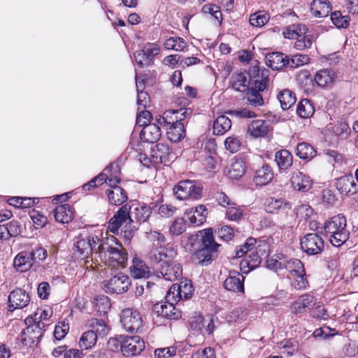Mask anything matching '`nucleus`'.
I'll list each match as a JSON object with an SVG mask.
<instances>
[{"label": "nucleus", "instance_id": "f257e3e1", "mask_svg": "<svg viewBox=\"0 0 358 358\" xmlns=\"http://www.w3.org/2000/svg\"><path fill=\"white\" fill-rule=\"evenodd\" d=\"M131 207L127 204L123 205L110 220L108 229L116 234L122 224L125 227L136 222L139 224L147 221L152 213V208L147 204H138L134 209L130 215Z\"/></svg>", "mask_w": 358, "mask_h": 358}, {"label": "nucleus", "instance_id": "f03ea898", "mask_svg": "<svg viewBox=\"0 0 358 358\" xmlns=\"http://www.w3.org/2000/svg\"><path fill=\"white\" fill-rule=\"evenodd\" d=\"M200 233L201 248L193 254L192 259L196 264L206 266L217 257L221 245L215 241L213 229H206Z\"/></svg>", "mask_w": 358, "mask_h": 358}, {"label": "nucleus", "instance_id": "7ed1b4c3", "mask_svg": "<svg viewBox=\"0 0 358 358\" xmlns=\"http://www.w3.org/2000/svg\"><path fill=\"white\" fill-rule=\"evenodd\" d=\"M99 247H101L99 255L101 259L108 258L111 264L116 263L117 265L124 267L127 261V252L114 236H111L103 239L102 243Z\"/></svg>", "mask_w": 358, "mask_h": 358}, {"label": "nucleus", "instance_id": "20e7f679", "mask_svg": "<svg viewBox=\"0 0 358 358\" xmlns=\"http://www.w3.org/2000/svg\"><path fill=\"white\" fill-rule=\"evenodd\" d=\"M346 226V219L342 215L334 216L325 222L324 226L325 234L334 246L339 247L348 239L349 231Z\"/></svg>", "mask_w": 358, "mask_h": 358}, {"label": "nucleus", "instance_id": "39448f33", "mask_svg": "<svg viewBox=\"0 0 358 358\" xmlns=\"http://www.w3.org/2000/svg\"><path fill=\"white\" fill-rule=\"evenodd\" d=\"M25 323L27 327L21 334V342L27 346H37L48 324L42 321H34L33 316L27 317Z\"/></svg>", "mask_w": 358, "mask_h": 358}, {"label": "nucleus", "instance_id": "423d86ee", "mask_svg": "<svg viewBox=\"0 0 358 358\" xmlns=\"http://www.w3.org/2000/svg\"><path fill=\"white\" fill-rule=\"evenodd\" d=\"M103 238L96 236H88L86 238H79L74 243V254L82 259L92 256L93 254L99 255L101 245Z\"/></svg>", "mask_w": 358, "mask_h": 358}, {"label": "nucleus", "instance_id": "0eeeda50", "mask_svg": "<svg viewBox=\"0 0 358 358\" xmlns=\"http://www.w3.org/2000/svg\"><path fill=\"white\" fill-rule=\"evenodd\" d=\"M268 84V71L262 70L261 75L258 74L254 80V86L247 91V100L251 106L257 108L264 105V99L260 92L267 88Z\"/></svg>", "mask_w": 358, "mask_h": 358}, {"label": "nucleus", "instance_id": "6e6552de", "mask_svg": "<svg viewBox=\"0 0 358 358\" xmlns=\"http://www.w3.org/2000/svg\"><path fill=\"white\" fill-rule=\"evenodd\" d=\"M131 285V280L128 275L123 273H117L110 279L103 280L102 286L106 293L122 294L126 292Z\"/></svg>", "mask_w": 358, "mask_h": 358}, {"label": "nucleus", "instance_id": "1a4fd4ad", "mask_svg": "<svg viewBox=\"0 0 358 358\" xmlns=\"http://www.w3.org/2000/svg\"><path fill=\"white\" fill-rule=\"evenodd\" d=\"M177 250L170 244L154 247L146 255L150 263H168L177 256Z\"/></svg>", "mask_w": 358, "mask_h": 358}, {"label": "nucleus", "instance_id": "9d476101", "mask_svg": "<svg viewBox=\"0 0 358 358\" xmlns=\"http://www.w3.org/2000/svg\"><path fill=\"white\" fill-rule=\"evenodd\" d=\"M285 269L295 278L294 286L296 289L306 288L308 281L304 278L305 269L302 262L298 259H289L287 257Z\"/></svg>", "mask_w": 358, "mask_h": 358}, {"label": "nucleus", "instance_id": "9b49d317", "mask_svg": "<svg viewBox=\"0 0 358 358\" xmlns=\"http://www.w3.org/2000/svg\"><path fill=\"white\" fill-rule=\"evenodd\" d=\"M121 323L127 331L136 333L142 327L143 320L136 310L125 308L121 313Z\"/></svg>", "mask_w": 358, "mask_h": 358}, {"label": "nucleus", "instance_id": "f8f14e48", "mask_svg": "<svg viewBox=\"0 0 358 358\" xmlns=\"http://www.w3.org/2000/svg\"><path fill=\"white\" fill-rule=\"evenodd\" d=\"M301 248L308 255L320 254L324 249V241L316 233H310L301 238Z\"/></svg>", "mask_w": 358, "mask_h": 358}, {"label": "nucleus", "instance_id": "ddd939ff", "mask_svg": "<svg viewBox=\"0 0 358 358\" xmlns=\"http://www.w3.org/2000/svg\"><path fill=\"white\" fill-rule=\"evenodd\" d=\"M145 349V343L142 338L138 336H124L122 343V354L127 357L140 355Z\"/></svg>", "mask_w": 358, "mask_h": 358}, {"label": "nucleus", "instance_id": "4468645a", "mask_svg": "<svg viewBox=\"0 0 358 358\" xmlns=\"http://www.w3.org/2000/svg\"><path fill=\"white\" fill-rule=\"evenodd\" d=\"M193 292V286L189 281H182L180 284H174L169 289L166 299L171 301H180L181 299H187L191 297Z\"/></svg>", "mask_w": 358, "mask_h": 358}, {"label": "nucleus", "instance_id": "2eb2a0df", "mask_svg": "<svg viewBox=\"0 0 358 358\" xmlns=\"http://www.w3.org/2000/svg\"><path fill=\"white\" fill-rule=\"evenodd\" d=\"M30 302L29 294L21 288L13 290L8 296V310L13 312L15 309H22Z\"/></svg>", "mask_w": 358, "mask_h": 358}, {"label": "nucleus", "instance_id": "dca6fc26", "mask_svg": "<svg viewBox=\"0 0 358 358\" xmlns=\"http://www.w3.org/2000/svg\"><path fill=\"white\" fill-rule=\"evenodd\" d=\"M255 244L256 239L253 238H248L244 243L245 248H247L245 251L249 252V254L246 255L245 259L241 262L242 267L248 266L249 269L252 270L261 262V257L257 254Z\"/></svg>", "mask_w": 358, "mask_h": 358}, {"label": "nucleus", "instance_id": "f3484780", "mask_svg": "<svg viewBox=\"0 0 358 358\" xmlns=\"http://www.w3.org/2000/svg\"><path fill=\"white\" fill-rule=\"evenodd\" d=\"M244 276L236 271H230L228 277L224 281V287L235 293L244 292Z\"/></svg>", "mask_w": 358, "mask_h": 358}, {"label": "nucleus", "instance_id": "a211bd4d", "mask_svg": "<svg viewBox=\"0 0 358 358\" xmlns=\"http://www.w3.org/2000/svg\"><path fill=\"white\" fill-rule=\"evenodd\" d=\"M159 273L165 280L174 281L182 275V268L178 262L173 259L170 262L163 263Z\"/></svg>", "mask_w": 358, "mask_h": 358}, {"label": "nucleus", "instance_id": "6ab92c4d", "mask_svg": "<svg viewBox=\"0 0 358 358\" xmlns=\"http://www.w3.org/2000/svg\"><path fill=\"white\" fill-rule=\"evenodd\" d=\"M171 153L167 144L160 143L151 148L150 155L156 164L166 163L170 160Z\"/></svg>", "mask_w": 358, "mask_h": 358}, {"label": "nucleus", "instance_id": "aec40b11", "mask_svg": "<svg viewBox=\"0 0 358 358\" xmlns=\"http://www.w3.org/2000/svg\"><path fill=\"white\" fill-rule=\"evenodd\" d=\"M336 187L341 194L347 196L353 195L358 191V185L350 176H344L337 179Z\"/></svg>", "mask_w": 358, "mask_h": 358}, {"label": "nucleus", "instance_id": "412c9836", "mask_svg": "<svg viewBox=\"0 0 358 358\" xmlns=\"http://www.w3.org/2000/svg\"><path fill=\"white\" fill-rule=\"evenodd\" d=\"M213 322L212 319L206 320L201 315H195L189 320V326L194 331H202L203 329L208 334H211L213 330Z\"/></svg>", "mask_w": 358, "mask_h": 358}, {"label": "nucleus", "instance_id": "4be33fe9", "mask_svg": "<svg viewBox=\"0 0 358 358\" xmlns=\"http://www.w3.org/2000/svg\"><path fill=\"white\" fill-rule=\"evenodd\" d=\"M291 182L294 189L299 192H307L312 187V180L309 176L300 171L292 174Z\"/></svg>", "mask_w": 358, "mask_h": 358}, {"label": "nucleus", "instance_id": "5701e85b", "mask_svg": "<svg viewBox=\"0 0 358 358\" xmlns=\"http://www.w3.org/2000/svg\"><path fill=\"white\" fill-rule=\"evenodd\" d=\"M161 136L160 127L155 123L148 124V125L145 126L140 134L141 138L150 143L157 142Z\"/></svg>", "mask_w": 358, "mask_h": 358}, {"label": "nucleus", "instance_id": "b1692460", "mask_svg": "<svg viewBox=\"0 0 358 358\" xmlns=\"http://www.w3.org/2000/svg\"><path fill=\"white\" fill-rule=\"evenodd\" d=\"M186 216L189 222L196 226L202 224L207 217L208 210L203 205L187 210Z\"/></svg>", "mask_w": 358, "mask_h": 358}, {"label": "nucleus", "instance_id": "393cba45", "mask_svg": "<svg viewBox=\"0 0 358 358\" xmlns=\"http://www.w3.org/2000/svg\"><path fill=\"white\" fill-rule=\"evenodd\" d=\"M34 261L31 255L28 251H22L19 252L13 261L15 268L19 272H25L29 271L33 266Z\"/></svg>", "mask_w": 358, "mask_h": 358}, {"label": "nucleus", "instance_id": "a878e982", "mask_svg": "<svg viewBox=\"0 0 358 358\" xmlns=\"http://www.w3.org/2000/svg\"><path fill=\"white\" fill-rule=\"evenodd\" d=\"M269 130V123L263 120H253L248 127V134L252 138L265 136Z\"/></svg>", "mask_w": 358, "mask_h": 358}, {"label": "nucleus", "instance_id": "bb28decb", "mask_svg": "<svg viewBox=\"0 0 358 358\" xmlns=\"http://www.w3.org/2000/svg\"><path fill=\"white\" fill-rule=\"evenodd\" d=\"M52 213L55 220L62 224L70 222L74 216L73 208L69 204L58 206Z\"/></svg>", "mask_w": 358, "mask_h": 358}, {"label": "nucleus", "instance_id": "cd10ccee", "mask_svg": "<svg viewBox=\"0 0 358 358\" xmlns=\"http://www.w3.org/2000/svg\"><path fill=\"white\" fill-rule=\"evenodd\" d=\"M266 64L273 70H280L287 66V56L282 52H271L266 57Z\"/></svg>", "mask_w": 358, "mask_h": 358}, {"label": "nucleus", "instance_id": "c85d7f7f", "mask_svg": "<svg viewBox=\"0 0 358 358\" xmlns=\"http://www.w3.org/2000/svg\"><path fill=\"white\" fill-rule=\"evenodd\" d=\"M273 178V172L268 164H264L258 169L254 176V182L256 185L263 186L268 184Z\"/></svg>", "mask_w": 358, "mask_h": 358}, {"label": "nucleus", "instance_id": "c756f323", "mask_svg": "<svg viewBox=\"0 0 358 358\" xmlns=\"http://www.w3.org/2000/svg\"><path fill=\"white\" fill-rule=\"evenodd\" d=\"M337 76L334 71L330 69H324L318 71L315 76V80L320 87H324L331 85Z\"/></svg>", "mask_w": 358, "mask_h": 358}, {"label": "nucleus", "instance_id": "7c9ffc66", "mask_svg": "<svg viewBox=\"0 0 358 358\" xmlns=\"http://www.w3.org/2000/svg\"><path fill=\"white\" fill-rule=\"evenodd\" d=\"M331 10L330 3L327 0H313L310 11L316 17H324L328 16Z\"/></svg>", "mask_w": 358, "mask_h": 358}, {"label": "nucleus", "instance_id": "2f4dec72", "mask_svg": "<svg viewBox=\"0 0 358 358\" xmlns=\"http://www.w3.org/2000/svg\"><path fill=\"white\" fill-rule=\"evenodd\" d=\"M245 173V164L242 159L234 158L227 171V176L232 180L241 178Z\"/></svg>", "mask_w": 358, "mask_h": 358}, {"label": "nucleus", "instance_id": "473e14b6", "mask_svg": "<svg viewBox=\"0 0 358 358\" xmlns=\"http://www.w3.org/2000/svg\"><path fill=\"white\" fill-rule=\"evenodd\" d=\"M185 127L182 123H178L166 127L167 138L173 143H178L185 137Z\"/></svg>", "mask_w": 358, "mask_h": 358}, {"label": "nucleus", "instance_id": "72a5a7b5", "mask_svg": "<svg viewBox=\"0 0 358 358\" xmlns=\"http://www.w3.org/2000/svg\"><path fill=\"white\" fill-rule=\"evenodd\" d=\"M313 303V296L304 294L300 296L291 306L292 313L294 314L303 313L306 308Z\"/></svg>", "mask_w": 358, "mask_h": 358}, {"label": "nucleus", "instance_id": "f704fd0d", "mask_svg": "<svg viewBox=\"0 0 358 358\" xmlns=\"http://www.w3.org/2000/svg\"><path fill=\"white\" fill-rule=\"evenodd\" d=\"M231 127V121L226 115L218 116L213 122V130L215 135H222Z\"/></svg>", "mask_w": 358, "mask_h": 358}, {"label": "nucleus", "instance_id": "c9c22d12", "mask_svg": "<svg viewBox=\"0 0 358 358\" xmlns=\"http://www.w3.org/2000/svg\"><path fill=\"white\" fill-rule=\"evenodd\" d=\"M110 203L120 206L124 203L128 197L127 192L122 187H115L114 189L107 190Z\"/></svg>", "mask_w": 358, "mask_h": 358}, {"label": "nucleus", "instance_id": "e433bc0d", "mask_svg": "<svg viewBox=\"0 0 358 358\" xmlns=\"http://www.w3.org/2000/svg\"><path fill=\"white\" fill-rule=\"evenodd\" d=\"M275 160L280 169H287L293 162L292 154L287 150H281L275 153Z\"/></svg>", "mask_w": 358, "mask_h": 358}, {"label": "nucleus", "instance_id": "4c0bfd02", "mask_svg": "<svg viewBox=\"0 0 358 358\" xmlns=\"http://www.w3.org/2000/svg\"><path fill=\"white\" fill-rule=\"evenodd\" d=\"M251 86H254V80H248L245 73H238L236 75V79L233 83V87L238 92H246L250 90Z\"/></svg>", "mask_w": 358, "mask_h": 358}, {"label": "nucleus", "instance_id": "58836bf2", "mask_svg": "<svg viewBox=\"0 0 358 358\" xmlns=\"http://www.w3.org/2000/svg\"><path fill=\"white\" fill-rule=\"evenodd\" d=\"M278 99L280 103L281 108L284 110L290 108L296 101L294 93L287 89L281 91L278 95Z\"/></svg>", "mask_w": 358, "mask_h": 358}, {"label": "nucleus", "instance_id": "ea45409f", "mask_svg": "<svg viewBox=\"0 0 358 358\" xmlns=\"http://www.w3.org/2000/svg\"><path fill=\"white\" fill-rule=\"evenodd\" d=\"M295 152L301 159H311L315 156L316 150L311 145L303 142L297 145Z\"/></svg>", "mask_w": 358, "mask_h": 358}, {"label": "nucleus", "instance_id": "a19ab883", "mask_svg": "<svg viewBox=\"0 0 358 358\" xmlns=\"http://www.w3.org/2000/svg\"><path fill=\"white\" fill-rule=\"evenodd\" d=\"M297 114L302 118H308L315 113V108L310 100L302 99L298 104Z\"/></svg>", "mask_w": 358, "mask_h": 358}, {"label": "nucleus", "instance_id": "79ce46f5", "mask_svg": "<svg viewBox=\"0 0 358 358\" xmlns=\"http://www.w3.org/2000/svg\"><path fill=\"white\" fill-rule=\"evenodd\" d=\"M97 338L94 330L87 331L83 334L80 339V347L84 350L90 349L96 344Z\"/></svg>", "mask_w": 358, "mask_h": 358}, {"label": "nucleus", "instance_id": "37998d69", "mask_svg": "<svg viewBox=\"0 0 358 358\" xmlns=\"http://www.w3.org/2000/svg\"><path fill=\"white\" fill-rule=\"evenodd\" d=\"M307 28L302 24H292L286 27L283 31V35L286 38L295 39L305 34Z\"/></svg>", "mask_w": 358, "mask_h": 358}, {"label": "nucleus", "instance_id": "c03bdc74", "mask_svg": "<svg viewBox=\"0 0 358 358\" xmlns=\"http://www.w3.org/2000/svg\"><path fill=\"white\" fill-rule=\"evenodd\" d=\"M89 326L92 328L91 330H94L97 338H103L108 332V327L102 320L92 318L89 321Z\"/></svg>", "mask_w": 358, "mask_h": 358}, {"label": "nucleus", "instance_id": "a18cd8bd", "mask_svg": "<svg viewBox=\"0 0 358 358\" xmlns=\"http://www.w3.org/2000/svg\"><path fill=\"white\" fill-rule=\"evenodd\" d=\"M287 257L282 254H277L267 259L266 266L268 268L278 271L285 269Z\"/></svg>", "mask_w": 358, "mask_h": 358}, {"label": "nucleus", "instance_id": "49530a36", "mask_svg": "<svg viewBox=\"0 0 358 358\" xmlns=\"http://www.w3.org/2000/svg\"><path fill=\"white\" fill-rule=\"evenodd\" d=\"M186 45V42L180 37H171L164 43V46L166 49L176 51L183 50Z\"/></svg>", "mask_w": 358, "mask_h": 358}, {"label": "nucleus", "instance_id": "de8ad7c7", "mask_svg": "<svg viewBox=\"0 0 358 358\" xmlns=\"http://www.w3.org/2000/svg\"><path fill=\"white\" fill-rule=\"evenodd\" d=\"M94 308L100 313H106L110 308V300L108 296L101 295L94 299Z\"/></svg>", "mask_w": 358, "mask_h": 358}, {"label": "nucleus", "instance_id": "09e8293b", "mask_svg": "<svg viewBox=\"0 0 358 358\" xmlns=\"http://www.w3.org/2000/svg\"><path fill=\"white\" fill-rule=\"evenodd\" d=\"M331 20L337 28H347L349 26L350 17L343 15L340 11H335L331 14Z\"/></svg>", "mask_w": 358, "mask_h": 358}, {"label": "nucleus", "instance_id": "8fccbe9b", "mask_svg": "<svg viewBox=\"0 0 358 358\" xmlns=\"http://www.w3.org/2000/svg\"><path fill=\"white\" fill-rule=\"evenodd\" d=\"M226 217L231 221H238L243 217V210L235 203L226 208Z\"/></svg>", "mask_w": 358, "mask_h": 358}, {"label": "nucleus", "instance_id": "3c124183", "mask_svg": "<svg viewBox=\"0 0 358 358\" xmlns=\"http://www.w3.org/2000/svg\"><path fill=\"white\" fill-rule=\"evenodd\" d=\"M269 16L267 13L257 12L250 16V23L253 27H260L268 22Z\"/></svg>", "mask_w": 358, "mask_h": 358}, {"label": "nucleus", "instance_id": "603ef678", "mask_svg": "<svg viewBox=\"0 0 358 358\" xmlns=\"http://www.w3.org/2000/svg\"><path fill=\"white\" fill-rule=\"evenodd\" d=\"M149 273V268L142 262H135L131 270V273L135 278H148Z\"/></svg>", "mask_w": 358, "mask_h": 358}, {"label": "nucleus", "instance_id": "864d4df0", "mask_svg": "<svg viewBox=\"0 0 358 358\" xmlns=\"http://www.w3.org/2000/svg\"><path fill=\"white\" fill-rule=\"evenodd\" d=\"M310 62V57L307 55L297 54L293 55L291 59L287 58V66L291 68H298Z\"/></svg>", "mask_w": 358, "mask_h": 358}, {"label": "nucleus", "instance_id": "5fc2aeb1", "mask_svg": "<svg viewBox=\"0 0 358 358\" xmlns=\"http://www.w3.org/2000/svg\"><path fill=\"white\" fill-rule=\"evenodd\" d=\"M203 187L196 184L194 181L188 180L187 199H199L202 196Z\"/></svg>", "mask_w": 358, "mask_h": 358}, {"label": "nucleus", "instance_id": "6e6d98bb", "mask_svg": "<svg viewBox=\"0 0 358 358\" xmlns=\"http://www.w3.org/2000/svg\"><path fill=\"white\" fill-rule=\"evenodd\" d=\"M185 230V221L182 217L176 218L169 228V232L172 236H179L182 234Z\"/></svg>", "mask_w": 358, "mask_h": 358}, {"label": "nucleus", "instance_id": "4d7b16f0", "mask_svg": "<svg viewBox=\"0 0 358 358\" xmlns=\"http://www.w3.org/2000/svg\"><path fill=\"white\" fill-rule=\"evenodd\" d=\"M173 192L178 199H187L188 180L179 182L174 187Z\"/></svg>", "mask_w": 358, "mask_h": 358}, {"label": "nucleus", "instance_id": "13d9d810", "mask_svg": "<svg viewBox=\"0 0 358 358\" xmlns=\"http://www.w3.org/2000/svg\"><path fill=\"white\" fill-rule=\"evenodd\" d=\"M279 348L282 350L283 354L291 356L297 351L298 345L296 341L289 339L282 341Z\"/></svg>", "mask_w": 358, "mask_h": 358}, {"label": "nucleus", "instance_id": "bf43d9fd", "mask_svg": "<svg viewBox=\"0 0 358 358\" xmlns=\"http://www.w3.org/2000/svg\"><path fill=\"white\" fill-rule=\"evenodd\" d=\"M224 147L227 150L231 153L238 152L241 147V141L236 136H230L224 141Z\"/></svg>", "mask_w": 358, "mask_h": 358}, {"label": "nucleus", "instance_id": "052dcab7", "mask_svg": "<svg viewBox=\"0 0 358 358\" xmlns=\"http://www.w3.org/2000/svg\"><path fill=\"white\" fill-rule=\"evenodd\" d=\"M289 209H291V204L289 202L278 199H272L267 206V210L271 213L280 210H286Z\"/></svg>", "mask_w": 358, "mask_h": 358}, {"label": "nucleus", "instance_id": "680f3d73", "mask_svg": "<svg viewBox=\"0 0 358 358\" xmlns=\"http://www.w3.org/2000/svg\"><path fill=\"white\" fill-rule=\"evenodd\" d=\"M332 131L335 135L342 139L347 138L350 133L348 124L344 122H341L335 124L332 128Z\"/></svg>", "mask_w": 358, "mask_h": 358}, {"label": "nucleus", "instance_id": "e2e57ef3", "mask_svg": "<svg viewBox=\"0 0 358 358\" xmlns=\"http://www.w3.org/2000/svg\"><path fill=\"white\" fill-rule=\"evenodd\" d=\"M164 317L170 320H178L181 317V312L177 309L172 302L166 303Z\"/></svg>", "mask_w": 358, "mask_h": 358}, {"label": "nucleus", "instance_id": "0e129e2a", "mask_svg": "<svg viewBox=\"0 0 358 358\" xmlns=\"http://www.w3.org/2000/svg\"><path fill=\"white\" fill-rule=\"evenodd\" d=\"M138 111V113L136 117V124L139 127H143V128H144L145 126H147L148 125V124H150V121L152 118V115L150 111L143 108Z\"/></svg>", "mask_w": 358, "mask_h": 358}, {"label": "nucleus", "instance_id": "69168bd1", "mask_svg": "<svg viewBox=\"0 0 358 358\" xmlns=\"http://www.w3.org/2000/svg\"><path fill=\"white\" fill-rule=\"evenodd\" d=\"M336 334V331L335 329H330L329 327L324 326L321 328L316 329L313 335L315 338H329L330 337H332Z\"/></svg>", "mask_w": 358, "mask_h": 358}, {"label": "nucleus", "instance_id": "338daca9", "mask_svg": "<svg viewBox=\"0 0 358 358\" xmlns=\"http://www.w3.org/2000/svg\"><path fill=\"white\" fill-rule=\"evenodd\" d=\"M150 62L152 64V60L160 52L159 46L156 43H148L143 48Z\"/></svg>", "mask_w": 358, "mask_h": 358}, {"label": "nucleus", "instance_id": "774afa93", "mask_svg": "<svg viewBox=\"0 0 358 358\" xmlns=\"http://www.w3.org/2000/svg\"><path fill=\"white\" fill-rule=\"evenodd\" d=\"M69 327L68 324H66L64 322H59L55 327V338L58 341L62 340L66 336L67 332L69 331Z\"/></svg>", "mask_w": 358, "mask_h": 358}]
</instances>
